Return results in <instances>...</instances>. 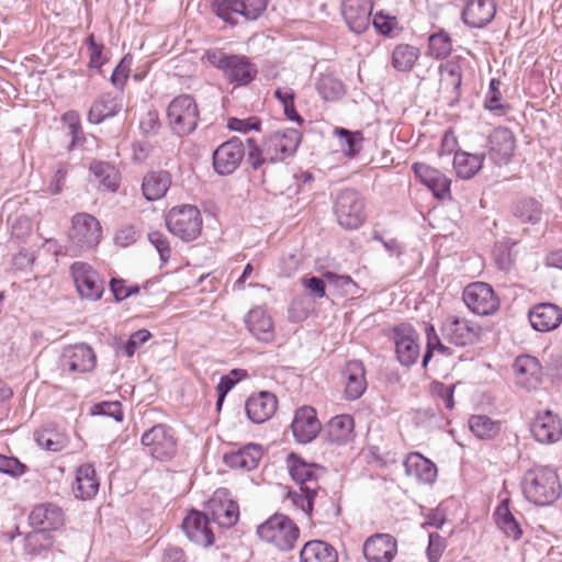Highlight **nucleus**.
Masks as SVG:
<instances>
[{"label":"nucleus","instance_id":"nucleus-57","mask_svg":"<svg viewBox=\"0 0 562 562\" xmlns=\"http://www.w3.org/2000/svg\"><path fill=\"white\" fill-rule=\"evenodd\" d=\"M27 467L15 457L0 454V473L12 477H20L25 474Z\"/></svg>","mask_w":562,"mask_h":562},{"label":"nucleus","instance_id":"nucleus-37","mask_svg":"<svg viewBox=\"0 0 562 562\" xmlns=\"http://www.w3.org/2000/svg\"><path fill=\"white\" fill-rule=\"evenodd\" d=\"M494 520L499 530L509 539L517 541L522 536V529L509 509V499H503L494 512Z\"/></svg>","mask_w":562,"mask_h":562},{"label":"nucleus","instance_id":"nucleus-7","mask_svg":"<svg viewBox=\"0 0 562 562\" xmlns=\"http://www.w3.org/2000/svg\"><path fill=\"white\" fill-rule=\"evenodd\" d=\"M269 0H214L213 12L224 22L235 26L238 16L246 21L258 20L268 7Z\"/></svg>","mask_w":562,"mask_h":562},{"label":"nucleus","instance_id":"nucleus-17","mask_svg":"<svg viewBox=\"0 0 562 562\" xmlns=\"http://www.w3.org/2000/svg\"><path fill=\"white\" fill-rule=\"evenodd\" d=\"M516 138L508 127H496L488 136V157L497 166L507 165L515 153Z\"/></svg>","mask_w":562,"mask_h":562},{"label":"nucleus","instance_id":"nucleus-11","mask_svg":"<svg viewBox=\"0 0 562 562\" xmlns=\"http://www.w3.org/2000/svg\"><path fill=\"white\" fill-rule=\"evenodd\" d=\"M446 340L459 347L475 344L481 335V326L465 317L448 315L440 327Z\"/></svg>","mask_w":562,"mask_h":562},{"label":"nucleus","instance_id":"nucleus-51","mask_svg":"<svg viewBox=\"0 0 562 562\" xmlns=\"http://www.w3.org/2000/svg\"><path fill=\"white\" fill-rule=\"evenodd\" d=\"M428 43L430 55L438 60L447 58L452 52L451 37L443 30L431 34Z\"/></svg>","mask_w":562,"mask_h":562},{"label":"nucleus","instance_id":"nucleus-6","mask_svg":"<svg viewBox=\"0 0 562 562\" xmlns=\"http://www.w3.org/2000/svg\"><path fill=\"white\" fill-rule=\"evenodd\" d=\"M334 214L338 224L345 229H357L366 221L364 201L353 189L338 192L334 201Z\"/></svg>","mask_w":562,"mask_h":562},{"label":"nucleus","instance_id":"nucleus-3","mask_svg":"<svg viewBox=\"0 0 562 562\" xmlns=\"http://www.w3.org/2000/svg\"><path fill=\"white\" fill-rule=\"evenodd\" d=\"M526 501L536 506H549L560 498L562 485L557 471L548 465H535L521 479Z\"/></svg>","mask_w":562,"mask_h":562},{"label":"nucleus","instance_id":"nucleus-27","mask_svg":"<svg viewBox=\"0 0 562 562\" xmlns=\"http://www.w3.org/2000/svg\"><path fill=\"white\" fill-rule=\"evenodd\" d=\"M257 74V66L243 55H231L223 70L225 79L237 86H247L256 78Z\"/></svg>","mask_w":562,"mask_h":562},{"label":"nucleus","instance_id":"nucleus-56","mask_svg":"<svg viewBox=\"0 0 562 562\" xmlns=\"http://www.w3.org/2000/svg\"><path fill=\"white\" fill-rule=\"evenodd\" d=\"M61 119L68 125L69 134L71 136L69 149H72L79 142L85 140L79 115L76 111H68L64 113Z\"/></svg>","mask_w":562,"mask_h":562},{"label":"nucleus","instance_id":"nucleus-47","mask_svg":"<svg viewBox=\"0 0 562 562\" xmlns=\"http://www.w3.org/2000/svg\"><path fill=\"white\" fill-rule=\"evenodd\" d=\"M315 87L321 98L325 101H336L345 93L342 82L329 74H322Z\"/></svg>","mask_w":562,"mask_h":562},{"label":"nucleus","instance_id":"nucleus-42","mask_svg":"<svg viewBox=\"0 0 562 562\" xmlns=\"http://www.w3.org/2000/svg\"><path fill=\"white\" fill-rule=\"evenodd\" d=\"M169 186L170 176L168 172H151L144 177L142 190L146 200L156 201L165 195Z\"/></svg>","mask_w":562,"mask_h":562},{"label":"nucleus","instance_id":"nucleus-1","mask_svg":"<svg viewBox=\"0 0 562 562\" xmlns=\"http://www.w3.org/2000/svg\"><path fill=\"white\" fill-rule=\"evenodd\" d=\"M302 140V134L295 128H285L271 133L259 145L252 137L247 138V164L259 170L268 164H277L292 156Z\"/></svg>","mask_w":562,"mask_h":562},{"label":"nucleus","instance_id":"nucleus-34","mask_svg":"<svg viewBox=\"0 0 562 562\" xmlns=\"http://www.w3.org/2000/svg\"><path fill=\"white\" fill-rule=\"evenodd\" d=\"M405 473L424 484H431L437 476V468L434 462L419 452H411L404 460Z\"/></svg>","mask_w":562,"mask_h":562},{"label":"nucleus","instance_id":"nucleus-63","mask_svg":"<svg viewBox=\"0 0 562 562\" xmlns=\"http://www.w3.org/2000/svg\"><path fill=\"white\" fill-rule=\"evenodd\" d=\"M148 240L156 248L161 262L166 263L171 252L167 238L160 232H151L148 234Z\"/></svg>","mask_w":562,"mask_h":562},{"label":"nucleus","instance_id":"nucleus-40","mask_svg":"<svg viewBox=\"0 0 562 562\" xmlns=\"http://www.w3.org/2000/svg\"><path fill=\"white\" fill-rule=\"evenodd\" d=\"M301 562H337V551L322 540L308 541L300 552Z\"/></svg>","mask_w":562,"mask_h":562},{"label":"nucleus","instance_id":"nucleus-22","mask_svg":"<svg viewBox=\"0 0 562 562\" xmlns=\"http://www.w3.org/2000/svg\"><path fill=\"white\" fill-rule=\"evenodd\" d=\"M415 177L425 184L439 200L450 199L451 180L438 169L424 162H415L412 166Z\"/></svg>","mask_w":562,"mask_h":562},{"label":"nucleus","instance_id":"nucleus-8","mask_svg":"<svg viewBox=\"0 0 562 562\" xmlns=\"http://www.w3.org/2000/svg\"><path fill=\"white\" fill-rule=\"evenodd\" d=\"M140 442L153 458L161 462L170 461L176 456V431L169 425L157 424L147 429Z\"/></svg>","mask_w":562,"mask_h":562},{"label":"nucleus","instance_id":"nucleus-58","mask_svg":"<svg viewBox=\"0 0 562 562\" xmlns=\"http://www.w3.org/2000/svg\"><path fill=\"white\" fill-rule=\"evenodd\" d=\"M227 127L231 131L246 134L250 131H260L261 120L257 116H249L247 119L231 117L227 122Z\"/></svg>","mask_w":562,"mask_h":562},{"label":"nucleus","instance_id":"nucleus-46","mask_svg":"<svg viewBox=\"0 0 562 562\" xmlns=\"http://www.w3.org/2000/svg\"><path fill=\"white\" fill-rule=\"evenodd\" d=\"M323 277L337 290L340 291L342 296L351 299L360 297L363 290L360 289L358 283L347 274H337L331 271L323 272Z\"/></svg>","mask_w":562,"mask_h":562},{"label":"nucleus","instance_id":"nucleus-61","mask_svg":"<svg viewBox=\"0 0 562 562\" xmlns=\"http://www.w3.org/2000/svg\"><path fill=\"white\" fill-rule=\"evenodd\" d=\"M68 176V165L65 162L58 164V167L52 177V180L47 187V192L52 195H57L61 193L66 179Z\"/></svg>","mask_w":562,"mask_h":562},{"label":"nucleus","instance_id":"nucleus-45","mask_svg":"<svg viewBox=\"0 0 562 562\" xmlns=\"http://www.w3.org/2000/svg\"><path fill=\"white\" fill-rule=\"evenodd\" d=\"M469 428L475 437L491 439L501 431V424L486 415H472L469 418Z\"/></svg>","mask_w":562,"mask_h":562},{"label":"nucleus","instance_id":"nucleus-39","mask_svg":"<svg viewBox=\"0 0 562 562\" xmlns=\"http://www.w3.org/2000/svg\"><path fill=\"white\" fill-rule=\"evenodd\" d=\"M484 159V154H471L464 150L456 151L453 168L457 176L464 180L473 178L482 168Z\"/></svg>","mask_w":562,"mask_h":562},{"label":"nucleus","instance_id":"nucleus-50","mask_svg":"<svg viewBox=\"0 0 562 562\" xmlns=\"http://www.w3.org/2000/svg\"><path fill=\"white\" fill-rule=\"evenodd\" d=\"M442 82L450 87L456 95H460L462 68L456 60H448L439 66Z\"/></svg>","mask_w":562,"mask_h":562},{"label":"nucleus","instance_id":"nucleus-19","mask_svg":"<svg viewBox=\"0 0 562 562\" xmlns=\"http://www.w3.org/2000/svg\"><path fill=\"white\" fill-rule=\"evenodd\" d=\"M530 431L540 443H554L562 437V422L552 411L538 413L530 424Z\"/></svg>","mask_w":562,"mask_h":562},{"label":"nucleus","instance_id":"nucleus-2","mask_svg":"<svg viewBox=\"0 0 562 562\" xmlns=\"http://www.w3.org/2000/svg\"><path fill=\"white\" fill-rule=\"evenodd\" d=\"M286 467L292 480L299 485L300 492L290 493L294 505L300 507L307 516H311L314 499L319 491V479L325 470L315 463H307L295 453L286 458Z\"/></svg>","mask_w":562,"mask_h":562},{"label":"nucleus","instance_id":"nucleus-32","mask_svg":"<svg viewBox=\"0 0 562 562\" xmlns=\"http://www.w3.org/2000/svg\"><path fill=\"white\" fill-rule=\"evenodd\" d=\"M245 324L257 340L270 342L274 339L273 321L263 307L251 308L245 317Z\"/></svg>","mask_w":562,"mask_h":562},{"label":"nucleus","instance_id":"nucleus-64","mask_svg":"<svg viewBox=\"0 0 562 562\" xmlns=\"http://www.w3.org/2000/svg\"><path fill=\"white\" fill-rule=\"evenodd\" d=\"M454 389L456 386L453 384L447 385L442 382L434 383V393L439 400H441L447 409H452L454 407Z\"/></svg>","mask_w":562,"mask_h":562},{"label":"nucleus","instance_id":"nucleus-31","mask_svg":"<svg viewBox=\"0 0 562 562\" xmlns=\"http://www.w3.org/2000/svg\"><path fill=\"white\" fill-rule=\"evenodd\" d=\"M202 215L195 205L184 204L178 207V238L183 241L196 239L202 231Z\"/></svg>","mask_w":562,"mask_h":562},{"label":"nucleus","instance_id":"nucleus-44","mask_svg":"<svg viewBox=\"0 0 562 562\" xmlns=\"http://www.w3.org/2000/svg\"><path fill=\"white\" fill-rule=\"evenodd\" d=\"M333 134L338 137L339 147L346 157L355 158L362 150L364 137L361 131L336 127Z\"/></svg>","mask_w":562,"mask_h":562},{"label":"nucleus","instance_id":"nucleus-30","mask_svg":"<svg viewBox=\"0 0 562 562\" xmlns=\"http://www.w3.org/2000/svg\"><path fill=\"white\" fill-rule=\"evenodd\" d=\"M342 375L346 380L345 398L356 401L367 390L366 368L360 360H350L346 363Z\"/></svg>","mask_w":562,"mask_h":562},{"label":"nucleus","instance_id":"nucleus-25","mask_svg":"<svg viewBox=\"0 0 562 562\" xmlns=\"http://www.w3.org/2000/svg\"><path fill=\"white\" fill-rule=\"evenodd\" d=\"M291 428L295 440L300 443H308L315 439L321 430L315 409L308 406L299 408Z\"/></svg>","mask_w":562,"mask_h":562},{"label":"nucleus","instance_id":"nucleus-35","mask_svg":"<svg viewBox=\"0 0 562 562\" xmlns=\"http://www.w3.org/2000/svg\"><path fill=\"white\" fill-rule=\"evenodd\" d=\"M200 112L194 98L190 94L178 95V135L195 131Z\"/></svg>","mask_w":562,"mask_h":562},{"label":"nucleus","instance_id":"nucleus-49","mask_svg":"<svg viewBox=\"0 0 562 562\" xmlns=\"http://www.w3.org/2000/svg\"><path fill=\"white\" fill-rule=\"evenodd\" d=\"M89 52V61L87 67L102 74V68L109 63L110 58L105 53V46L102 42H97L94 34H89L85 40Z\"/></svg>","mask_w":562,"mask_h":562},{"label":"nucleus","instance_id":"nucleus-41","mask_svg":"<svg viewBox=\"0 0 562 562\" xmlns=\"http://www.w3.org/2000/svg\"><path fill=\"white\" fill-rule=\"evenodd\" d=\"M353 429L355 420L351 415H337L327 425V436L333 443L344 445L352 438Z\"/></svg>","mask_w":562,"mask_h":562},{"label":"nucleus","instance_id":"nucleus-48","mask_svg":"<svg viewBox=\"0 0 562 562\" xmlns=\"http://www.w3.org/2000/svg\"><path fill=\"white\" fill-rule=\"evenodd\" d=\"M90 171L106 190L112 192L117 190L120 175L119 171L109 162L94 161L90 166Z\"/></svg>","mask_w":562,"mask_h":562},{"label":"nucleus","instance_id":"nucleus-55","mask_svg":"<svg viewBox=\"0 0 562 562\" xmlns=\"http://www.w3.org/2000/svg\"><path fill=\"white\" fill-rule=\"evenodd\" d=\"M133 63V56L132 54H126L122 57V59L119 61V64L115 66V68L112 71L111 75V83L116 89L123 91L126 85V80L128 78L131 66Z\"/></svg>","mask_w":562,"mask_h":562},{"label":"nucleus","instance_id":"nucleus-15","mask_svg":"<svg viewBox=\"0 0 562 562\" xmlns=\"http://www.w3.org/2000/svg\"><path fill=\"white\" fill-rule=\"evenodd\" d=\"M30 524L37 528L33 535H29V542L37 541L38 536L49 535L52 530L59 529L64 522L65 517L61 508L55 504L46 503L35 506L30 516Z\"/></svg>","mask_w":562,"mask_h":562},{"label":"nucleus","instance_id":"nucleus-9","mask_svg":"<svg viewBox=\"0 0 562 562\" xmlns=\"http://www.w3.org/2000/svg\"><path fill=\"white\" fill-rule=\"evenodd\" d=\"M205 514L221 528L233 527L239 518L238 504L225 487L217 488L206 502Z\"/></svg>","mask_w":562,"mask_h":562},{"label":"nucleus","instance_id":"nucleus-29","mask_svg":"<svg viewBox=\"0 0 562 562\" xmlns=\"http://www.w3.org/2000/svg\"><path fill=\"white\" fill-rule=\"evenodd\" d=\"M277 406V397L270 392L261 391L248 397L245 409L248 418L254 424H262L274 415Z\"/></svg>","mask_w":562,"mask_h":562},{"label":"nucleus","instance_id":"nucleus-33","mask_svg":"<svg viewBox=\"0 0 562 562\" xmlns=\"http://www.w3.org/2000/svg\"><path fill=\"white\" fill-rule=\"evenodd\" d=\"M510 213L519 224L535 226L541 223L544 210L538 199L522 196L513 202Z\"/></svg>","mask_w":562,"mask_h":562},{"label":"nucleus","instance_id":"nucleus-60","mask_svg":"<svg viewBox=\"0 0 562 562\" xmlns=\"http://www.w3.org/2000/svg\"><path fill=\"white\" fill-rule=\"evenodd\" d=\"M446 548L445 539L437 532H430L428 537L427 558L429 562H438Z\"/></svg>","mask_w":562,"mask_h":562},{"label":"nucleus","instance_id":"nucleus-5","mask_svg":"<svg viewBox=\"0 0 562 562\" xmlns=\"http://www.w3.org/2000/svg\"><path fill=\"white\" fill-rule=\"evenodd\" d=\"M257 533L260 539L272 543L279 550L290 551L299 539L300 529L288 516L274 514L258 526Z\"/></svg>","mask_w":562,"mask_h":562},{"label":"nucleus","instance_id":"nucleus-16","mask_svg":"<svg viewBox=\"0 0 562 562\" xmlns=\"http://www.w3.org/2000/svg\"><path fill=\"white\" fill-rule=\"evenodd\" d=\"M95 364V353L87 344L66 347L60 357V367L65 372L87 373L92 371Z\"/></svg>","mask_w":562,"mask_h":562},{"label":"nucleus","instance_id":"nucleus-4","mask_svg":"<svg viewBox=\"0 0 562 562\" xmlns=\"http://www.w3.org/2000/svg\"><path fill=\"white\" fill-rule=\"evenodd\" d=\"M69 249L77 254L94 249L102 239L100 221L86 212H79L71 217V227L68 234Z\"/></svg>","mask_w":562,"mask_h":562},{"label":"nucleus","instance_id":"nucleus-12","mask_svg":"<svg viewBox=\"0 0 562 562\" xmlns=\"http://www.w3.org/2000/svg\"><path fill=\"white\" fill-rule=\"evenodd\" d=\"M245 157L247 158V153L243 140L234 136L213 151L214 171L220 176H229L237 170Z\"/></svg>","mask_w":562,"mask_h":562},{"label":"nucleus","instance_id":"nucleus-28","mask_svg":"<svg viewBox=\"0 0 562 562\" xmlns=\"http://www.w3.org/2000/svg\"><path fill=\"white\" fill-rule=\"evenodd\" d=\"M263 456L262 447L258 443H247L223 457L224 463L235 470H255Z\"/></svg>","mask_w":562,"mask_h":562},{"label":"nucleus","instance_id":"nucleus-23","mask_svg":"<svg viewBox=\"0 0 562 562\" xmlns=\"http://www.w3.org/2000/svg\"><path fill=\"white\" fill-rule=\"evenodd\" d=\"M514 371L516 383L528 391L537 389L542 381V367L533 356H518L514 362Z\"/></svg>","mask_w":562,"mask_h":562},{"label":"nucleus","instance_id":"nucleus-26","mask_svg":"<svg viewBox=\"0 0 562 562\" xmlns=\"http://www.w3.org/2000/svg\"><path fill=\"white\" fill-rule=\"evenodd\" d=\"M496 14L494 0H469L462 10L461 19L472 29H482L490 24Z\"/></svg>","mask_w":562,"mask_h":562},{"label":"nucleus","instance_id":"nucleus-54","mask_svg":"<svg viewBox=\"0 0 562 562\" xmlns=\"http://www.w3.org/2000/svg\"><path fill=\"white\" fill-rule=\"evenodd\" d=\"M501 81L492 78L488 85V91L484 99V108L490 112L504 113L509 106L502 103V93L499 90Z\"/></svg>","mask_w":562,"mask_h":562},{"label":"nucleus","instance_id":"nucleus-43","mask_svg":"<svg viewBox=\"0 0 562 562\" xmlns=\"http://www.w3.org/2000/svg\"><path fill=\"white\" fill-rule=\"evenodd\" d=\"M419 56L418 47L409 44H397L392 50L391 64L397 71L408 72L413 69Z\"/></svg>","mask_w":562,"mask_h":562},{"label":"nucleus","instance_id":"nucleus-20","mask_svg":"<svg viewBox=\"0 0 562 562\" xmlns=\"http://www.w3.org/2000/svg\"><path fill=\"white\" fill-rule=\"evenodd\" d=\"M212 520L204 513L192 510L182 521L181 528L194 543L209 548L214 543V533L210 527Z\"/></svg>","mask_w":562,"mask_h":562},{"label":"nucleus","instance_id":"nucleus-10","mask_svg":"<svg viewBox=\"0 0 562 562\" xmlns=\"http://www.w3.org/2000/svg\"><path fill=\"white\" fill-rule=\"evenodd\" d=\"M462 300L467 307L479 316L494 314L499 307V299L493 288L485 282L468 284L462 292Z\"/></svg>","mask_w":562,"mask_h":562},{"label":"nucleus","instance_id":"nucleus-14","mask_svg":"<svg viewBox=\"0 0 562 562\" xmlns=\"http://www.w3.org/2000/svg\"><path fill=\"white\" fill-rule=\"evenodd\" d=\"M70 272L79 295L82 299L98 301L104 292L103 281L99 273L86 262H74Z\"/></svg>","mask_w":562,"mask_h":562},{"label":"nucleus","instance_id":"nucleus-38","mask_svg":"<svg viewBox=\"0 0 562 562\" xmlns=\"http://www.w3.org/2000/svg\"><path fill=\"white\" fill-rule=\"evenodd\" d=\"M95 469L91 463L81 464L76 472V497L92 498L99 491Z\"/></svg>","mask_w":562,"mask_h":562},{"label":"nucleus","instance_id":"nucleus-24","mask_svg":"<svg viewBox=\"0 0 562 562\" xmlns=\"http://www.w3.org/2000/svg\"><path fill=\"white\" fill-rule=\"evenodd\" d=\"M396 552V540L387 533H376L363 544V555L368 562H391Z\"/></svg>","mask_w":562,"mask_h":562},{"label":"nucleus","instance_id":"nucleus-21","mask_svg":"<svg viewBox=\"0 0 562 562\" xmlns=\"http://www.w3.org/2000/svg\"><path fill=\"white\" fill-rule=\"evenodd\" d=\"M528 321L536 331H552L562 323V307L549 302L537 303L529 308Z\"/></svg>","mask_w":562,"mask_h":562},{"label":"nucleus","instance_id":"nucleus-59","mask_svg":"<svg viewBox=\"0 0 562 562\" xmlns=\"http://www.w3.org/2000/svg\"><path fill=\"white\" fill-rule=\"evenodd\" d=\"M150 336L151 334L147 329L134 331L122 347L124 355L132 357L143 344L149 340Z\"/></svg>","mask_w":562,"mask_h":562},{"label":"nucleus","instance_id":"nucleus-13","mask_svg":"<svg viewBox=\"0 0 562 562\" xmlns=\"http://www.w3.org/2000/svg\"><path fill=\"white\" fill-rule=\"evenodd\" d=\"M397 360L404 367L413 366L419 357L418 334L409 324H398L392 329Z\"/></svg>","mask_w":562,"mask_h":562},{"label":"nucleus","instance_id":"nucleus-53","mask_svg":"<svg viewBox=\"0 0 562 562\" xmlns=\"http://www.w3.org/2000/svg\"><path fill=\"white\" fill-rule=\"evenodd\" d=\"M90 414L92 416L111 417L117 423H121L124 419L122 404L119 401H103L95 403L90 407Z\"/></svg>","mask_w":562,"mask_h":562},{"label":"nucleus","instance_id":"nucleus-18","mask_svg":"<svg viewBox=\"0 0 562 562\" xmlns=\"http://www.w3.org/2000/svg\"><path fill=\"white\" fill-rule=\"evenodd\" d=\"M371 0H342L341 13L349 30L356 34L366 32L371 23Z\"/></svg>","mask_w":562,"mask_h":562},{"label":"nucleus","instance_id":"nucleus-52","mask_svg":"<svg viewBox=\"0 0 562 562\" xmlns=\"http://www.w3.org/2000/svg\"><path fill=\"white\" fill-rule=\"evenodd\" d=\"M34 437L37 445L47 451L58 452L65 447V439L49 428L35 431Z\"/></svg>","mask_w":562,"mask_h":562},{"label":"nucleus","instance_id":"nucleus-36","mask_svg":"<svg viewBox=\"0 0 562 562\" xmlns=\"http://www.w3.org/2000/svg\"><path fill=\"white\" fill-rule=\"evenodd\" d=\"M121 109V99L111 92L102 93L93 101L88 112V121L92 124H100L103 121L115 116Z\"/></svg>","mask_w":562,"mask_h":562},{"label":"nucleus","instance_id":"nucleus-62","mask_svg":"<svg viewBox=\"0 0 562 562\" xmlns=\"http://www.w3.org/2000/svg\"><path fill=\"white\" fill-rule=\"evenodd\" d=\"M372 25L378 33L382 35H390L396 27L397 20L395 16L385 15L383 12H376L372 18Z\"/></svg>","mask_w":562,"mask_h":562}]
</instances>
